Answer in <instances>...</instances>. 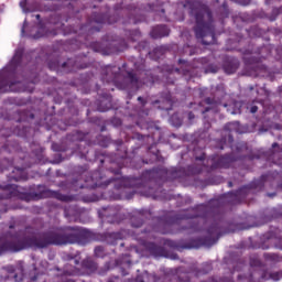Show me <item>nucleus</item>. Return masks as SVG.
I'll use <instances>...</instances> for the list:
<instances>
[{
	"label": "nucleus",
	"mask_w": 282,
	"mask_h": 282,
	"mask_svg": "<svg viewBox=\"0 0 282 282\" xmlns=\"http://www.w3.org/2000/svg\"><path fill=\"white\" fill-rule=\"evenodd\" d=\"M94 239V234L88 229L80 227H56L48 231H42L37 235H12L10 239L0 237V257L6 252H21L28 248L43 250L50 246H86Z\"/></svg>",
	"instance_id": "1"
},
{
	"label": "nucleus",
	"mask_w": 282,
	"mask_h": 282,
	"mask_svg": "<svg viewBox=\"0 0 282 282\" xmlns=\"http://www.w3.org/2000/svg\"><path fill=\"white\" fill-rule=\"evenodd\" d=\"M189 10V14L195 19V37L200 39L203 45H213L215 43V19H213L210 7L194 2Z\"/></svg>",
	"instance_id": "2"
},
{
	"label": "nucleus",
	"mask_w": 282,
	"mask_h": 282,
	"mask_svg": "<svg viewBox=\"0 0 282 282\" xmlns=\"http://www.w3.org/2000/svg\"><path fill=\"white\" fill-rule=\"evenodd\" d=\"M221 220H217L212 223V225L207 228V237L199 239H192L188 242H176L173 240L167 241V246L170 248H174L182 252V250H191V248H199V246H215L217 241H219V237H221Z\"/></svg>",
	"instance_id": "3"
},
{
	"label": "nucleus",
	"mask_w": 282,
	"mask_h": 282,
	"mask_svg": "<svg viewBox=\"0 0 282 282\" xmlns=\"http://www.w3.org/2000/svg\"><path fill=\"white\" fill-rule=\"evenodd\" d=\"M236 153V156L232 154H225L217 159H213L210 171H217V169H230L232 162H243L245 160L252 162V160H259V155L252 154V150H250L247 144L237 145Z\"/></svg>",
	"instance_id": "4"
},
{
	"label": "nucleus",
	"mask_w": 282,
	"mask_h": 282,
	"mask_svg": "<svg viewBox=\"0 0 282 282\" xmlns=\"http://www.w3.org/2000/svg\"><path fill=\"white\" fill-rule=\"evenodd\" d=\"M213 216V207L210 205H199L197 207L188 209L185 214L178 215L177 219L187 221L185 226L181 227V230H188L189 232H199L202 230L199 223L188 219H208Z\"/></svg>",
	"instance_id": "5"
},
{
	"label": "nucleus",
	"mask_w": 282,
	"mask_h": 282,
	"mask_svg": "<svg viewBox=\"0 0 282 282\" xmlns=\"http://www.w3.org/2000/svg\"><path fill=\"white\" fill-rule=\"evenodd\" d=\"M21 63V53H15L10 65L0 73V94H6L8 91H17L15 85L21 82L14 79L17 67Z\"/></svg>",
	"instance_id": "6"
},
{
	"label": "nucleus",
	"mask_w": 282,
	"mask_h": 282,
	"mask_svg": "<svg viewBox=\"0 0 282 282\" xmlns=\"http://www.w3.org/2000/svg\"><path fill=\"white\" fill-rule=\"evenodd\" d=\"M83 274H95L98 272V262L94 261L91 258H85L80 263Z\"/></svg>",
	"instance_id": "7"
},
{
	"label": "nucleus",
	"mask_w": 282,
	"mask_h": 282,
	"mask_svg": "<svg viewBox=\"0 0 282 282\" xmlns=\"http://www.w3.org/2000/svg\"><path fill=\"white\" fill-rule=\"evenodd\" d=\"M241 64L239 63V59L235 57L227 58L223 64V69L225 74H235L237 69H239V66Z\"/></svg>",
	"instance_id": "8"
},
{
	"label": "nucleus",
	"mask_w": 282,
	"mask_h": 282,
	"mask_svg": "<svg viewBox=\"0 0 282 282\" xmlns=\"http://www.w3.org/2000/svg\"><path fill=\"white\" fill-rule=\"evenodd\" d=\"M154 105H159V109L162 111H171V109H173L171 94H164L161 99L154 101Z\"/></svg>",
	"instance_id": "9"
},
{
	"label": "nucleus",
	"mask_w": 282,
	"mask_h": 282,
	"mask_svg": "<svg viewBox=\"0 0 282 282\" xmlns=\"http://www.w3.org/2000/svg\"><path fill=\"white\" fill-rule=\"evenodd\" d=\"M171 34V29L166 24L156 25L152 32V39H163V36H169Z\"/></svg>",
	"instance_id": "10"
},
{
	"label": "nucleus",
	"mask_w": 282,
	"mask_h": 282,
	"mask_svg": "<svg viewBox=\"0 0 282 282\" xmlns=\"http://www.w3.org/2000/svg\"><path fill=\"white\" fill-rule=\"evenodd\" d=\"M2 193L0 194L1 199H13V197H19V192L14 185H6L2 187Z\"/></svg>",
	"instance_id": "11"
},
{
	"label": "nucleus",
	"mask_w": 282,
	"mask_h": 282,
	"mask_svg": "<svg viewBox=\"0 0 282 282\" xmlns=\"http://www.w3.org/2000/svg\"><path fill=\"white\" fill-rule=\"evenodd\" d=\"M230 127H232V123H227L224 127V132L221 137V142L224 144H226V142H228V144H232V142H235V138L232 137V133H230Z\"/></svg>",
	"instance_id": "12"
},
{
	"label": "nucleus",
	"mask_w": 282,
	"mask_h": 282,
	"mask_svg": "<svg viewBox=\"0 0 282 282\" xmlns=\"http://www.w3.org/2000/svg\"><path fill=\"white\" fill-rule=\"evenodd\" d=\"M105 239H106L107 243H109L110 246H116V242L120 241V239H122V234L121 232H106Z\"/></svg>",
	"instance_id": "13"
},
{
	"label": "nucleus",
	"mask_w": 282,
	"mask_h": 282,
	"mask_svg": "<svg viewBox=\"0 0 282 282\" xmlns=\"http://www.w3.org/2000/svg\"><path fill=\"white\" fill-rule=\"evenodd\" d=\"M147 249L150 254H153L154 257H162V254H164V249L154 242H149Z\"/></svg>",
	"instance_id": "14"
},
{
	"label": "nucleus",
	"mask_w": 282,
	"mask_h": 282,
	"mask_svg": "<svg viewBox=\"0 0 282 282\" xmlns=\"http://www.w3.org/2000/svg\"><path fill=\"white\" fill-rule=\"evenodd\" d=\"M205 105H209V107H206L203 110V113H208V111H210L214 107H217V105H219V99L215 98V97H207L204 99Z\"/></svg>",
	"instance_id": "15"
},
{
	"label": "nucleus",
	"mask_w": 282,
	"mask_h": 282,
	"mask_svg": "<svg viewBox=\"0 0 282 282\" xmlns=\"http://www.w3.org/2000/svg\"><path fill=\"white\" fill-rule=\"evenodd\" d=\"M263 259L268 263H281L282 256L279 253H263Z\"/></svg>",
	"instance_id": "16"
},
{
	"label": "nucleus",
	"mask_w": 282,
	"mask_h": 282,
	"mask_svg": "<svg viewBox=\"0 0 282 282\" xmlns=\"http://www.w3.org/2000/svg\"><path fill=\"white\" fill-rule=\"evenodd\" d=\"M78 274H82L80 269L76 267H69V264L64 267L63 276H76Z\"/></svg>",
	"instance_id": "17"
},
{
	"label": "nucleus",
	"mask_w": 282,
	"mask_h": 282,
	"mask_svg": "<svg viewBox=\"0 0 282 282\" xmlns=\"http://www.w3.org/2000/svg\"><path fill=\"white\" fill-rule=\"evenodd\" d=\"M267 239L274 248H278V250H282V239L280 237H276L274 235L267 236Z\"/></svg>",
	"instance_id": "18"
},
{
	"label": "nucleus",
	"mask_w": 282,
	"mask_h": 282,
	"mask_svg": "<svg viewBox=\"0 0 282 282\" xmlns=\"http://www.w3.org/2000/svg\"><path fill=\"white\" fill-rule=\"evenodd\" d=\"M127 83H130L131 87H137L138 86V76L131 72L128 73L126 76Z\"/></svg>",
	"instance_id": "19"
},
{
	"label": "nucleus",
	"mask_w": 282,
	"mask_h": 282,
	"mask_svg": "<svg viewBox=\"0 0 282 282\" xmlns=\"http://www.w3.org/2000/svg\"><path fill=\"white\" fill-rule=\"evenodd\" d=\"M94 254L97 259H102L105 257V247L102 246L95 247Z\"/></svg>",
	"instance_id": "20"
},
{
	"label": "nucleus",
	"mask_w": 282,
	"mask_h": 282,
	"mask_svg": "<svg viewBox=\"0 0 282 282\" xmlns=\"http://www.w3.org/2000/svg\"><path fill=\"white\" fill-rule=\"evenodd\" d=\"M219 72V66L215 64H209L205 68V74H217Z\"/></svg>",
	"instance_id": "21"
},
{
	"label": "nucleus",
	"mask_w": 282,
	"mask_h": 282,
	"mask_svg": "<svg viewBox=\"0 0 282 282\" xmlns=\"http://www.w3.org/2000/svg\"><path fill=\"white\" fill-rule=\"evenodd\" d=\"M131 224H132L133 228H140V227H142V224H144V219L133 216L131 218Z\"/></svg>",
	"instance_id": "22"
},
{
	"label": "nucleus",
	"mask_w": 282,
	"mask_h": 282,
	"mask_svg": "<svg viewBox=\"0 0 282 282\" xmlns=\"http://www.w3.org/2000/svg\"><path fill=\"white\" fill-rule=\"evenodd\" d=\"M58 67H61V62H58V59H51L48 62V69H58Z\"/></svg>",
	"instance_id": "23"
},
{
	"label": "nucleus",
	"mask_w": 282,
	"mask_h": 282,
	"mask_svg": "<svg viewBox=\"0 0 282 282\" xmlns=\"http://www.w3.org/2000/svg\"><path fill=\"white\" fill-rule=\"evenodd\" d=\"M19 199H22V202H30L32 199V194L30 193H24V194H19Z\"/></svg>",
	"instance_id": "24"
},
{
	"label": "nucleus",
	"mask_w": 282,
	"mask_h": 282,
	"mask_svg": "<svg viewBox=\"0 0 282 282\" xmlns=\"http://www.w3.org/2000/svg\"><path fill=\"white\" fill-rule=\"evenodd\" d=\"M133 139L139 140V142H144L145 140H149V135H143L141 133H135Z\"/></svg>",
	"instance_id": "25"
},
{
	"label": "nucleus",
	"mask_w": 282,
	"mask_h": 282,
	"mask_svg": "<svg viewBox=\"0 0 282 282\" xmlns=\"http://www.w3.org/2000/svg\"><path fill=\"white\" fill-rule=\"evenodd\" d=\"M116 182V177H111L109 180H107L106 182L101 183V188H107V186H109V184Z\"/></svg>",
	"instance_id": "26"
},
{
	"label": "nucleus",
	"mask_w": 282,
	"mask_h": 282,
	"mask_svg": "<svg viewBox=\"0 0 282 282\" xmlns=\"http://www.w3.org/2000/svg\"><path fill=\"white\" fill-rule=\"evenodd\" d=\"M282 274L280 272H273V273H270V278L273 280V281H280Z\"/></svg>",
	"instance_id": "27"
},
{
	"label": "nucleus",
	"mask_w": 282,
	"mask_h": 282,
	"mask_svg": "<svg viewBox=\"0 0 282 282\" xmlns=\"http://www.w3.org/2000/svg\"><path fill=\"white\" fill-rule=\"evenodd\" d=\"M250 265H251V268H259V267H261V261L260 260H250Z\"/></svg>",
	"instance_id": "28"
},
{
	"label": "nucleus",
	"mask_w": 282,
	"mask_h": 282,
	"mask_svg": "<svg viewBox=\"0 0 282 282\" xmlns=\"http://www.w3.org/2000/svg\"><path fill=\"white\" fill-rule=\"evenodd\" d=\"M187 119L189 121V124H193V120H195V113L193 111H189L187 113Z\"/></svg>",
	"instance_id": "29"
},
{
	"label": "nucleus",
	"mask_w": 282,
	"mask_h": 282,
	"mask_svg": "<svg viewBox=\"0 0 282 282\" xmlns=\"http://www.w3.org/2000/svg\"><path fill=\"white\" fill-rule=\"evenodd\" d=\"M99 274H105L106 272H109V262H106L104 269L98 271Z\"/></svg>",
	"instance_id": "30"
},
{
	"label": "nucleus",
	"mask_w": 282,
	"mask_h": 282,
	"mask_svg": "<svg viewBox=\"0 0 282 282\" xmlns=\"http://www.w3.org/2000/svg\"><path fill=\"white\" fill-rule=\"evenodd\" d=\"M73 259H76V256H74L72 253H67L64 256L65 261H73Z\"/></svg>",
	"instance_id": "31"
},
{
	"label": "nucleus",
	"mask_w": 282,
	"mask_h": 282,
	"mask_svg": "<svg viewBox=\"0 0 282 282\" xmlns=\"http://www.w3.org/2000/svg\"><path fill=\"white\" fill-rule=\"evenodd\" d=\"M138 101L141 104L142 107L147 106V100L144 97H138Z\"/></svg>",
	"instance_id": "32"
},
{
	"label": "nucleus",
	"mask_w": 282,
	"mask_h": 282,
	"mask_svg": "<svg viewBox=\"0 0 282 282\" xmlns=\"http://www.w3.org/2000/svg\"><path fill=\"white\" fill-rule=\"evenodd\" d=\"M258 111H259V107H257V106L250 107V113H257Z\"/></svg>",
	"instance_id": "33"
},
{
	"label": "nucleus",
	"mask_w": 282,
	"mask_h": 282,
	"mask_svg": "<svg viewBox=\"0 0 282 282\" xmlns=\"http://www.w3.org/2000/svg\"><path fill=\"white\" fill-rule=\"evenodd\" d=\"M59 199L61 202H69V196L62 195Z\"/></svg>",
	"instance_id": "34"
},
{
	"label": "nucleus",
	"mask_w": 282,
	"mask_h": 282,
	"mask_svg": "<svg viewBox=\"0 0 282 282\" xmlns=\"http://www.w3.org/2000/svg\"><path fill=\"white\" fill-rule=\"evenodd\" d=\"M178 65H188V62L185 59H178Z\"/></svg>",
	"instance_id": "35"
},
{
	"label": "nucleus",
	"mask_w": 282,
	"mask_h": 282,
	"mask_svg": "<svg viewBox=\"0 0 282 282\" xmlns=\"http://www.w3.org/2000/svg\"><path fill=\"white\" fill-rule=\"evenodd\" d=\"M116 144H117V147H122L123 141H122V140H117V141H116Z\"/></svg>",
	"instance_id": "36"
},
{
	"label": "nucleus",
	"mask_w": 282,
	"mask_h": 282,
	"mask_svg": "<svg viewBox=\"0 0 282 282\" xmlns=\"http://www.w3.org/2000/svg\"><path fill=\"white\" fill-rule=\"evenodd\" d=\"M272 149H279V143L276 142L272 143Z\"/></svg>",
	"instance_id": "37"
},
{
	"label": "nucleus",
	"mask_w": 282,
	"mask_h": 282,
	"mask_svg": "<svg viewBox=\"0 0 282 282\" xmlns=\"http://www.w3.org/2000/svg\"><path fill=\"white\" fill-rule=\"evenodd\" d=\"M137 282H144V280H142V276H137Z\"/></svg>",
	"instance_id": "38"
},
{
	"label": "nucleus",
	"mask_w": 282,
	"mask_h": 282,
	"mask_svg": "<svg viewBox=\"0 0 282 282\" xmlns=\"http://www.w3.org/2000/svg\"><path fill=\"white\" fill-rule=\"evenodd\" d=\"M62 67H67V62L62 63Z\"/></svg>",
	"instance_id": "39"
},
{
	"label": "nucleus",
	"mask_w": 282,
	"mask_h": 282,
	"mask_svg": "<svg viewBox=\"0 0 282 282\" xmlns=\"http://www.w3.org/2000/svg\"><path fill=\"white\" fill-rule=\"evenodd\" d=\"M273 12H274L275 14H279V9H273Z\"/></svg>",
	"instance_id": "40"
},
{
	"label": "nucleus",
	"mask_w": 282,
	"mask_h": 282,
	"mask_svg": "<svg viewBox=\"0 0 282 282\" xmlns=\"http://www.w3.org/2000/svg\"><path fill=\"white\" fill-rule=\"evenodd\" d=\"M35 19H37V21L41 19V14H36Z\"/></svg>",
	"instance_id": "41"
},
{
	"label": "nucleus",
	"mask_w": 282,
	"mask_h": 282,
	"mask_svg": "<svg viewBox=\"0 0 282 282\" xmlns=\"http://www.w3.org/2000/svg\"><path fill=\"white\" fill-rule=\"evenodd\" d=\"M116 175H118L120 173V170H117L113 172Z\"/></svg>",
	"instance_id": "42"
},
{
	"label": "nucleus",
	"mask_w": 282,
	"mask_h": 282,
	"mask_svg": "<svg viewBox=\"0 0 282 282\" xmlns=\"http://www.w3.org/2000/svg\"><path fill=\"white\" fill-rule=\"evenodd\" d=\"M78 263H80V261H78V260H75V265H78Z\"/></svg>",
	"instance_id": "43"
},
{
	"label": "nucleus",
	"mask_w": 282,
	"mask_h": 282,
	"mask_svg": "<svg viewBox=\"0 0 282 282\" xmlns=\"http://www.w3.org/2000/svg\"><path fill=\"white\" fill-rule=\"evenodd\" d=\"M99 111H107V109L99 108Z\"/></svg>",
	"instance_id": "44"
},
{
	"label": "nucleus",
	"mask_w": 282,
	"mask_h": 282,
	"mask_svg": "<svg viewBox=\"0 0 282 282\" xmlns=\"http://www.w3.org/2000/svg\"><path fill=\"white\" fill-rule=\"evenodd\" d=\"M97 23H102V20H97Z\"/></svg>",
	"instance_id": "45"
},
{
	"label": "nucleus",
	"mask_w": 282,
	"mask_h": 282,
	"mask_svg": "<svg viewBox=\"0 0 282 282\" xmlns=\"http://www.w3.org/2000/svg\"><path fill=\"white\" fill-rule=\"evenodd\" d=\"M196 160H204V159H203V156H200V158H196Z\"/></svg>",
	"instance_id": "46"
},
{
	"label": "nucleus",
	"mask_w": 282,
	"mask_h": 282,
	"mask_svg": "<svg viewBox=\"0 0 282 282\" xmlns=\"http://www.w3.org/2000/svg\"><path fill=\"white\" fill-rule=\"evenodd\" d=\"M175 72L180 73V68H175Z\"/></svg>",
	"instance_id": "47"
},
{
	"label": "nucleus",
	"mask_w": 282,
	"mask_h": 282,
	"mask_svg": "<svg viewBox=\"0 0 282 282\" xmlns=\"http://www.w3.org/2000/svg\"><path fill=\"white\" fill-rule=\"evenodd\" d=\"M9 228H11V229H12V228H14V226H13V225H10V226H9Z\"/></svg>",
	"instance_id": "48"
},
{
	"label": "nucleus",
	"mask_w": 282,
	"mask_h": 282,
	"mask_svg": "<svg viewBox=\"0 0 282 282\" xmlns=\"http://www.w3.org/2000/svg\"><path fill=\"white\" fill-rule=\"evenodd\" d=\"M174 118H175V115H174V116H172V120H174Z\"/></svg>",
	"instance_id": "49"
},
{
	"label": "nucleus",
	"mask_w": 282,
	"mask_h": 282,
	"mask_svg": "<svg viewBox=\"0 0 282 282\" xmlns=\"http://www.w3.org/2000/svg\"><path fill=\"white\" fill-rule=\"evenodd\" d=\"M229 186H232V183H231V182H229Z\"/></svg>",
	"instance_id": "50"
},
{
	"label": "nucleus",
	"mask_w": 282,
	"mask_h": 282,
	"mask_svg": "<svg viewBox=\"0 0 282 282\" xmlns=\"http://www.w3.org/2000/svg\"><path fill=\"white\" fill-rule=\"evenodd\" d=\"M68 282H75L74 280H68Z\"/></svg>",
	"instance_id": "51"
},
{
	"label": "nucleus",
	"mask_w": 282,
	"mask_h": 282,
	"mask_svg": "<svg viewBox=\"0 0 282 282\" xmlns=\"http://www.w3.org/2000/svg\"><path fill=\"white\" fill-rule=\"evenodd\" d=\"M107 282H113V280H108Z\"/></svg>",
	"instance_id": "52"
},
{
	"label": "nucleus",
	"mask_w": 282,
	"mask_h": 282,
	"mask_svg": "<svg viewBox=\"0 0 282 282\" xmlns=\"http://www.w3.org/2000/svg\"><path fill=\"white\" fill-rule=\"evenodd\" d=\"M177 124H178V126H181V124H182V122H180V121H178V123H177Z\"/></svg>",
	"instance_id": "53"
},
{
	"label": "nucleus",
	"mask_w": 282,
	"mask_h": 282,
	"mask_svg": "<svg viewBox=\"0 0 282 282\" xmlns=\"http://www.w3.org/2000/svg\"><path fill=\"white\" fill-rule=\"evenodd\" d=\"M220 149L224 150V145H221Z\"/></svg>",
	"instance_id": "54"
},
{
	"label": "nucleus",
	"mask_w": 282,
	"mask_h": 282,
	"mask_svg": "<svg viewBox=\"0 0 282 282\" xmlns=\"http://www.w3.org/2000/svg\"><path fill=\"white\" fill-rule=\"evenodd\" d=\"M56 270H57V271H61V269H59V268H56Z\"/></svg>",
	"instance_id": "55"
},
{
	"label": "nucleus",
	"mask_w": 282,
	"mask_h": 282,
	"mask_svg": "<svg viewBox=\"0 0 282 282\" xmlns=\"http://www.w3.org/2000/svg\"><path fill=\"white\" fill-rule=\"evenodd\" d=\"M207 272L206 271H203V274H206Z\"/></svg>",
	"instance_id": "56"
},
{
	"label": "nucleus",
	"mask_w": 282,
	"mask_h": 282,
	"mask_svg": "<svg viewBox=\"0 0 282 282\" xmlns=\"http://www.w3.org/2000/svg\"><path fill=\"white\" fill-rule=\"evenodd\" d=\"M22 32H25V29H22Z\"/></svg>",
	"instance_id": "57"
},
{
	"label": "nucleus",
	"mask_w": 282,
	"mask_h": 282,
	"mask_svg": "<svg viewBox=\"0 0 282 282\" xmlns=\"http://www.w3.org/2000/svg\"><path fill=\"white\" fill-rule=\"evenodd\" d=\"M121 246H124V242H121Z\"/></svg>",
	"instance_id": "58"
}]
</instances>
